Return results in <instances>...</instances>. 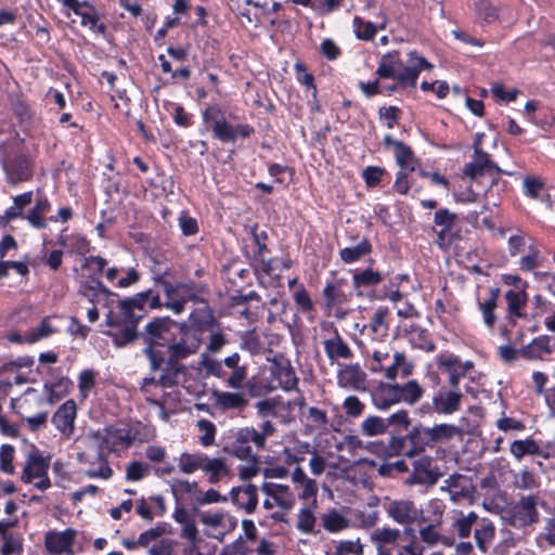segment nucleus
I'll return each mask as SVG.
<instances>
[{"instance_id":"nucleus-58","label":"nucleus","mask_w":555,"mask_h":555,"mask_svg":"<svg viewBox=\"0 0 555 555\" xmlns=\"http://www.w3.org/2000/svg\"><path fill=\"white\" fill-rule=\"evenodd\" d=\"M197 426L205 434L199 437V442L204 447L211 446L215 441L216 426L208 420H199Z\"/></svg>"},{"instance_id":"nucleus-26","label":"nucleus","mask_w":555,"mask_h":555,"mask_svg":"<svg viewBox=\"0 0 555 555\" xmlns=\"http://www.w3.org/2000/svg\"><path fill=\"white\" fill-rule=\"evenodd\" d=\"M387 22L388 18L384 12H379L378 22L375 24L356 16L352 22L353 33L358 39L369 41L375 37L377 29L386 28Z\"/></svg>"},{"instance_id":"nucleus-60","label":"nucleus","mask_w":555,"mask_h":555,"mask_svg":"<svg viewBox=\"0 0 555 555\" xmlns=\"http://www.w3.org/2000/svg\"><path fill=\"white\" fill-rule=\"evenodd\" d=\"M384 173V168L377 166H369L363 170L362 177L369 188H374L380 182Z\"/></svg>"},{"instance_id":"nucleus-4","label":"nucleus","mask_w":555,"mask_h":555,"mask_svg":"<svg viewBox=\"0 0 555 555\" xmlns=\"http://www.w3.org/2000/svg\"><path fill=\"white\" fill-rule=\"evenodd\" d=\"M109 430L103 435L100 431L89 433L82 442L86 446V450L77 454V459L80 463H88L90 465L99 464V467H91L86 472V475L90 478H102L108 479L113 475L112 468L108 466L105 450H111Z\"/></svg>"},{"instance_id":"nucleus-2","label":"nucleus","mask_w":555,"mask_h":555,"mask_svg":"<svg viewBox=\"0 0 555 555\" xmlns=\"http://www.w3.org/2000/svg\"><path fill=\"white\" fill-rule=\"evenodd\" d=\"M431 67L433 65L416 51L409 52L404 63L399 51L395 50L380 56L376 75L380 79H396L402 88L415 87L421 72Z\"/></svg>"},{"instance_id":"nucleus-64","label":"nucleus","mask_w":555,"mask_h":555,"mask_svg":"<svg viewBox=\"0 0 555 555\" xmlns=\"http://www.w3.org/2000/svg\"><path fill=\"white\" fill-rule=\"evenodd\" d=\"M176 542L170 539H163L159 543L154 544L150 550V555H178L175 552Z\"/></svg>"},{"instance_id":"nucleus-49","label":"nucleus","mask_w":555,"mask_h":555,"mask_svg":"<svg viewBox=\"0 0 555 555\" xmlns=\"http://www.w3.org/2000/svg\"><path fill=\"white\" fill-rule=\"evenodd\" d=\"M90 292L94 295H104L105 297L112 296L111 292L98 278H90V282H80L78 293L83 297H89Z\"/></svg>"},{"instance_id":"nucleus-50","label":"nucleus","mask_w":555,"mask_h":555,"mask_svg":"<svg viewBox=\"0 0 555 555\" xmlns=\"http://www.w3.org/2000/svg\"><path fill=\"white\" fill-rule=\"evenodd\" d=\"M477 16L485 23H493L499 18L498 8L489 0H479L476 3Z\"/></svg>"},{"instance_id":"nucleus-25","label":"nucleus","mask_w":555,"mask_h":555,"mask_svg":"<svg viewBox=\"0 0 555 555\" xmlns=\"http://www.w3.org/2000/svg\"><path fill=\"white\" fill-rule=\"evenodd\" d=\"M263 493L274 500V503L285 511L293 508L295 504L294 493L286 485L264 482L261 487Z\"/></svg>"},{"instance_id":"nucleus-59","label":"nucleus","mask_w":555,"mask_h":555,"mask_svg":"<svg viewBox=\"0 0 555 555\" xmlns=\"http://www.w3.org/2000/svg\"><path fill=\"white\" fill-rule=\"evenodd\" d=\"M344 554L362 555L363 546L360 543V539H357L354 541H351V540L340 541L336 547V555H344Z\"/></svg>"},{"instance_id":"nucleus-35","label":"nucleus","mask_w":555,"mask_h":555,"mask_svg":"<svg viewBox=\"0 0 555 555\" xmlns=\"http://www.w3.org/2000/svg\"><path fill=\"white\" fill-rule=\"evenodd\" d=\"M273 374L280 383V386L285 391H291L298 386V378L295 374L294 369L287 362L285 364L280 363L275 366Z\"/></svg>"},{"instance_id":"nucleus-29","label":"nucleus","mask_w":555,"mask_h":555,"mask_svg":"<svg viewBox=\"0 0 555 555\" xmlns=\"http://www.w3.org/2000/svg\"><path fill=\"white\" fill-rule=\"evenodd\" d=\"M228 453L240 459V460H254L256 454L253 453V449L247 441V438L240 428L234 435L232 441L225 448Z\"/></svg>"},{"instance_id":"nucleus-20","label":"nucleus","mask_w":555,"mask_h":555,"mask_svg":"<svg viewBox=\"0 0 555 555\" xmlns=\"http://www.w3.org/2000/svg\"><path fill=\"white\" fill-rule=\"evenodd\" d=\"M210 128L214 137L221 142H235L238 137L248 138L254 133L251 126L247 124L232 126L225 118L218 125H211Z\"/></svg>"},{"instance_id":"nucleus-14","label":"nucleus","mask_w":555,"mask_h":555,"mask_svg":"<svg viewBox=\"0 0 555 555\" xmlns=\"http://www.w3.org/2000/svg\"><path fill=\"white\" fill-rule=\"evenodd\" d=\"M1 166L11 185L29 181L34 176V160L26 154L15 155L11 159L2 158Z\"/></svg>"},{"instance_id":"nucleus-22","label":"nucleus","mask_w":555,"mask_h":555,"mask_svg":"<svg viewBox=\"0 0 555 555\" xmlns=\"http://www.w3.org/2000/svg\"><path fill=\"white\" fill-rule=\"evenodd\" d=\"M210 393L214 405L221 411L244 410L248 404V399L241 392L212 389Z\"/></svg>"},{"instance_id":"nucleus-39","label":"nucleus","mask_w":555,"mask_h":555,"mask_svg":"<svg viewBox=\"0 0 555 555\" xmlns=\"http://www.w3.org/2000/svg\"><path fill=\"white\" fill-rule=\"evenodd\" d=\"M499 297V288L490 289V297L485 301H478L479 310L482 313L483 322L488 328H493L495 323L494 309L496 308V300Z\"/></svg>"},{"instance_id":"nucleus-56","label":"nucleus","mask_w":555,"mask_h":555,"mask_svg":"<svg viewBox=\"0 0 555 555\" xmlns=\"http://www.w3.org/2000/svg\"><path fill=\"white\" fill-rule=\"evenodd\" d=\"M52 333H53V328H52L51 324L49 323V321L47 319H43L37 327L33 328L28 333V335L26 337V341L31 344L39 339L50 336Z\"/></svg>"},{"instance_id":"nucleus-47","label":"nucleus","mask_w":555,"mask_h":555,"mask_svg":"<svg viewBox=\"0 0 555 555\" xmlns=\"http://www.w3.org/2000/svg\"><path fill=\"white\" fill-rule=\"evenodd\" d=\"M477 520L478 515L475 512H470L467 515L461 513V516L454 520L453 528L460 538H467Z\"/></svg>"},{"instance_id":"nucleus-28","label":"nucleus","mask_w":555,"mask_h":555,"mask_svg":"<svg viewBox=\"0 0 555 555\" xmlns=\"http://www.w3.org/2000/svg\"><path fill=\"white\" fill-rule=\"evenodd\" d=\"M323 345L331 362L337 359H350L353 356L351 349L344 341L337 330H334L333 337L325 339Z\"/></svg>"},{"instance_id":"nucleus-33","label":"nucleus","mask_w":555,"mask_h":555,"mask_svg":"<svg viewBox=\"0 0 555 555\" xmlns=\"http://www.w3.org/2000/svg\"><path fill=\"white\" fill-rule=\"evenodd\" d=\"M167 347L169 353L173 354V358H180L183 360L198 350L199 339L181 338L179 341H176L175 339L169 343Z\"/></svg>"},{"instance_id":"nucleus-23","label":"nucleus","mask_w":555,"mask_h":555,"mask_svg":"<svg viewBox=\"0 0 555 555\" xmlns=\"http://www.w3.org/2000/svg\"><path fill=\"white\" fill-rule=\"evenodd\" d=\"M231 501L238 508H243L247 514L255 512L258 504L257 487L248 483L244 487H234L231 492Z\"/></svg>"},{"instance_id":"nucleus-41","label":"nucleus","mask_w":555,"mask_h":555,"mask_svg":"<svg viewBox=\"0 0 555 555\" xmlns=\"http://www.w3.org/2000/svg\"><path fill=\"white\" fill-rule=\"evenodd\" d=\"M81 17V25L88 26L92 31L98 34H104L106 30V26L102 23H99V15L95 8L91 4H87L85 9L77 14Z\"/></svg>"},{"instance_id":"nucleus-30","label":"nucleus","mask_w":555,"mask_h":555,"mask_svg":"<svg viewBox=\"0 0 555 555\" xmlns=\"http://www.w3.org/2000/svg\"><path fill=\"white\" fill-rule=\"evenodd\" d=\"M550 341V336L544 335L537 337L530 344L524 346L519 350V354L528 360L540 359L542 354H548L552 352Z\"/></svg>"},{"instance_id":"nucleus-24","label":"nucleus","mask_w":555,"mask_h":555,"mask_svg":"<svg viewBox=\"0 0 555 555\" xmlns=\"http://www.w3.org/2000/svg\"><path fill=\"white\" fill-rule=\"evenodd\" d=\"M75 531L67 529L63 532L50 531L46 534L44 545L51 554L73 553L72 545L74 543Z\"/></svg>"},{"instance_id":"nucleus-46","label":"nucleus","mask_w":555,"mask_h":555,"mask_svg":"<svg viewBox=\"0 0 555 555\" xmlns=\"http://www.w3.org/2000/svg\"><path fill=\"white\" fill-rule=\"evenodd\" d=\"M323 528L330 532H338L348 527V519L332 509L322 516Z\"/></svg>"},{"instance_id":"nucleus-18","label":"nucleus","mask_w":555,"mask_h":555,"mask_svg":"<svg viewBox=\"0 0 555 555\" xmlns=\"http://www.w3.org/2000/svg\"><path fill=\"white\" fill-rule=\"evenodd\" d=\"M366 374L359 364H345L337 373V384L339 387L362 391L365 390Z\"/></svg>"},{"instance_id":"nucleus-51","label":"nucleus","mask_w":555,"mask_h":555,"mask_svg":"<svg viewBox=\"0 0 555 555\" xmlns=\"http://www.w3.org/2000/svg\"><path fill=\"white\" fill-rule=\"evenodd\" d=\"M199 366L205 371L207 376L212 375L218 378H222L225 375V372L222 367V362L210 358L205 353L202 354Z\"/></svg>"},{"instance_id":"nucleus-7","label":"nucleus","mask_w":555,"mask_h":555,"mask_svg":"<svg viewBox=\"0 0 555 555\" xmlns=\"http://www.w3.org/2000/svg\"><path fill=\"white\" fill-rule=\"evenodd\" d=\"M401 530L397 528H376L371 534V541L377 550L376 555H424V547L415 541L401 544Z\"/></svg>"},{"instance_id":"nucleus-5","label":"nucleus","mask_w":555,"mask_h":555,"mask_svg":"<svg viewBox=\"0 0 555 555\" xmlns=\"http://www.w3.org/2000/svg\"><path fill=\"white\" fill-rule=\"evenodd\" d=\"M423 395V387L414 379L403 385L380 383L372 393V401L378 410H388L400 402L415 404Z\"/></svg>"},{"instance_id":"nucleus-13","label":"nucleus","mask_w":555,"mask_h":555,"mask_svg":"<svg viewBox=\"0 0 555 555\" xmlns=\"http://www.w3.org/2000/svg\"><path fill=\"white\" fill-rule=\"evenodd\" d=\"M105 322L111 327H120L117 332L106 333L112 338L113 344L118 348L126 347L141 338L140 333L137 331L139 322L126 320L121 314L117 315L113 311L106 314Z\"/></svg>"},{"instance_id":"nucleus-6","label":"nucleus","mask_w":555,"mask_h":555,"mask_svg":"<svg viewBox=\"0 0 555 555\" xmlns=\"http://www.w3.org/2000/svg\"><path fill=\"white\" fill-rule=\"evenodd\" d=\"M389 346H372L367 349V354L371 357L369 360V370L373 373L385 372L387 379L395 380L399 370H401L404 377L412 373L413 365L406 361L403 352H395L390 356Z\"/></svg>"},{"instance_id":"nucleus-55","label":"nucleus","mask_w":555,"mask_h":555,"mask_svg":"<svg viewBox=\"0 0 555 555\" xmlns=\"http://www.w3.org/2000/svg\"><path fill=\"white\" fill-rule=\"evenodd\" d=\"M149 468V465L141 462H131L126 469V479L128 481L141 480L147 475Z\"/></svg>"},{"instance_id":"nucleus-1","label":"nucleus","mask_w":555,"mask_h":555,"mask_svg":"<svg viewBox=\"0 0 555 555\" xmlns=\"http://www.w3.org/2000/svg\"><path fill=\"white\" fill-rule=\"evenodd\" d=\"M460 434V429L451 424H439L434 427L415 426L404 437L392 439L390 447L397 453L412 459L433 448L435 443L447 441Z\"/></svg>"},{"instance_id":"nucleus-42","label":"nucleus","mask_w":555,"mask_h":555,"mask_svg":"<svg viewBox=\"0 0 555 555\" xmlns=\"http://www.w3.org/2000/svg\"><path fill=\"white\" fill-rule=\"evenodd\" d=\"M372 246L367 240H362L352 247H345L339 251L340 259L346 263L359 260L364 255L371 253Z\"/></svg>"},{"instance_id":"nucleus-38","label":"nucleus","mask_w":555,"mask_h":555,"mask_svg":"<svg viewBox=\"0 0 555 555\" xmlns=\"http://www.w3.org/2000/svg\"><path fill=\"white\" fill-rule=\"evenodd\" d=\"M382 274L378 271L367 268L353 274L352 284L358 291V294L362 295L361 288L375 286L382 281Z\"/></svg>"},{"instance_id":"nucleus-36","label":"nucleus","mask_w":555,"mask_h":555,"mask_svg":"<svg viewBox=\"0 0 555 555\" xmlns=\"http://www.w3.org/2000/svg\"><path fill=\"white\" fill-rule=\"evenodd\" d=\"M51 205L47 197H39L36 205L28 211L26 219L37 229L47 228L43 216L50 210Z\"/></svg>"},{"instance_id":"nucleus-3","label":"nucleus","mask_w":555,"mask_h":555,"mask_svg":"<svg viewBox=\"0 0 555 555\" xmlns=\"http://www.w3.org/2000/svg\"><path fill=\"white\" fill-rule=\"evenodd\" d=\"M176 325L177 323L169 317H157L149 321L144 330L140 332L141 339L145 345L142 353L149 359L151 371L163 369L165 356L157 347L168 346L175 340L173 328Z\"/></svg>"},{"instance_id":"nucleus-16","label":"nucleus","mask_w":555,"mask_h":555,"mask_svg":"<svg viewBox=\"0 0 555 555\" xmlns=\"http://www.w3.org/2000/svg\"><path fill=\"white\" fill-rule=\"evenodd\" d=\"M157 281L164 287L167 297V301L164 304V306L173 311L176 314H179L184 310V306L189 299L194 300L196 298V295L191 294L192 287L188 284L173 286L167 281H163L160 279Z\"/></svg>"},{"instance_id":"nucleus-37","label":"nucleus","mask_w":555,"mask_h":555,"mask_svg":"<svg viewBox=\"0 0 555 555\" xmlns=\"http://www.w3.org/2000/svg\"><path fill=\"white\" fill-rule=\"evenodd\" d=\"M206 454L196 452H183L179 457V469L183 474H192L198 469L203 470Z\"/></svg>"},{"instance_id":"nucleus-34","label":"nucleus","mask_w":555,"mask_h":555,"mask_svg":"<svg viewBox=\"0 0 555 555\" xmlns=\"http://www.w3.org/2000/svg\"><path fill=\"white\" fill-rule=\"evenodd\" d=\"M389 310L387 307H379L372 318L371 323L369 324V328L374 335V340H382L383 338L388 336L389 325L386 322V317L388 315Z\"/></svg>"},{"instance_id":"nucleus-40","label":"nucleus","mask_w":555,"mask_h":555,"mask_svg":"<svg viewBox=\"0 0 555 555\" xmlns=\"http://www.w3.org/2000/svg\"><path fill=\"white\" fill-rule=\"evenodd\" d=\"M495 535V527L489 520H483L479 528L475 530L474 538L478 548L481 552H487L489 545Z\"/></svg>"},{"instance_id":"nucleus-61","label":"nucleus","mask_w":555,"mask_h":555,"mask_svg":"<svg viewBox=\"0 0 555 555\" xmlns=\"http://www.w3.org/2000/svg\"><path fill=\"white\" fill-rule=\"evenodd\" d=\"M525 295L521 294V293H517V292H514V291H509L506 293V300H507V305H508V311L516 315V317H520V308L524 306L525 304Z\"/></svg>"},{"instance_id":"nucleus-31","label":"nucleus","mask_w":555,"mask_h":555,"mask_svg":"<svg viewBox=\"0 0 555 555\" xmlns=\"http://www.w3.org/2000/svg\"><path fill=\"white\" fill-rule=\"evenodd\" d=\"M181 360L180 358H173V354L169 353L168 359L164 362L166 364L165 372L158 379V384L162 387H172L177 384L178 374L185 371L184 365L180 363Z\"/></svg>"},{"instance_id":"nucleus-27","label":"nucleus","mask_w":555,"mask_h":555,"mask_svg":"<svg viewBox=\"0 0 555 555\" xmlns=\"http://www.w3.org/2000/svg\"><path fill=\"white\" fill-rule=\"evenodd\" d=\"M437 364L439 367H443L449 374L448 382L451 389L460 390V380L465 376V374L459 369V365L461 364L460 358L453 353H441L437 357Z\"/></svg>"},{"instance_id":"nucleus-43","label":"nucleus","mask_w":555,"mask_h":555,"mask_svg":"<svg viewBox=\"0 0 555 555\" xmlns=\"http://www.w3.org/2000/svg\"><path fill=\"white\" fill-rule=\"evenodd\" d=\"M395 156L398 165L401 167V170H408L410 172L414 171L416 158L414 156L412 149L409 145L404 143H397Z\"/></svg>"},{"instance_id":"nucleus-17","label":"nucleus","mask_w":555,"mask_h":555,"mask_svg":"<svg viewBox=\"0 0 555 555\" xmlns=\"http://www.w3.org/2000/svg\"><path fill=\"white\" fill-rule=\"evenodd\" d=\"M463 172L472 180H475L478 177L502 173L503 170L490 159V155L488 153L483 152L478 145H476L474 160L465 165ZM504 173H506V171H504ZM507 175H509V172H507Z\"/></svg>"},{"instance_id":"nucleus-11","label":"nucleus","mask_w":555,"mask_h":555,"mask_svg":"<svg viewBox=\"0 0 555 555\" xmlns=\"http://www.w3.org/2000/svg\"><path fill=\"white\" fill-rule=\"evenodd\" d=\"M145 305H149L151 309L160 308L163 306L159 295L155 294L152 289H147L132 297L119 300L118 308L122 318L139 322L143 315L135 313V310L143 311Z\"/></svg>"},{"instance_id":"nucleus-53","label":"nucleus","mask_w":555,"mask_h":555,"mask_svg":"<svg viewBox=\"0 0 555 555\" xmlns=\"http://www.w3.org/2000/svg\"><path fill=\"white\" fill-rule=\"evenodd\" d=\"M314 525H315V517H314L313 513L311 512V509H309V508L300 509L299 515H298L297 529L304 533H311V532H313Z\"/></svg>"},{"instance_id":"nucleus-21","label":"nucleus","mask_w":555,"mask_h":555,"mask_svg":"<svg viewBox=\"0 0 555 555\" xmlns=\"http://www.w3.org/2000/svg\"><path fill=\"white\" fill-rule=\"evenodd\" d=\"M440 490L449 493L452 503H459L463 499L472 498L475 489L466 483L465 476L453 474L443 481Z\"/></svg>"},{"instance_id":"nucleus-63","label":"nucleus","mask_w":555,"mask_h":555,"mask_svg":"<svg viewBox=\"0 0 555 555\" xmlns=\"http://www.w3.org/2000/svg\"><path fill=\"white\" fill-rule=\"evenodd\" d=\"M343 408L347 415L357 417L363 413L364 404L356 396H349L345 399Z\"/></svg>"},{"instance_id":"nucleus-12","label":"nucleus","mask_w":555,"mask_h":555,"mask_svg":"<svg viewBox=\"0 0 555 555\" xmlns=\"http://www.w3.org/2000/svg\"><path fill=\"white\" fill-rule=\"evenodd\" d=\"M385 509L387 516L401 526L425 521L423 511L416 506L414 501L409 499L391 500L385 505Z\"/></svg>"},{"instance_id":"nucleus-44","label":"nucleus","mask_w":555,"mask_h":555,"mask_svg":"<svg viewBox=\"0 0 555 555\" xmlns=\"http://www.w3.org/2000/svg\"><path fill=\"white\" fill-rule=\"evenodd\" d=\"M511 453L517 460H520L527 454H539L540 447L533 439L530 438L525 440H515L511 444Z\"/></svg>"},{"instance_id":"nucleus-19","label":"nucleus","mask_w":555,"mask_h":555,"mask_svg":"<svg viewBox=\"0 0 555 555\" xmlns=\"http://www.w3.org/2000/svg\"><path fill=\"white\" fill-rule=\"evenodd\" d=\"M77 406L74 400L64 402L53 414L52 423L66 438L74 433V422L76 418Z\"/></svg>"},{"instance_id":"nucleus-62","label":"nucleus","mask_w":555,"mask_h":555,"mask_svg":"<svg viewBox=\"0 0 555 555\" xmlns=\"http://www.w3.org/2000/svg\"><path fill=\"white\" fill-rule=\"evenodd\" d=\"M421 540L428 546H433L441 539L440 533L436 530V525L429 524L418 531Z\"/></svg>"},{"instance_id":"nucleus-8","label":"nucleus","mask_w":555,"mask_h":555,"mask_svg":"<svg viewBox=\"0 0 555 555\" xmlns=\"http://www.w3.org/2000/svg\"><path fill=\"white\" fill-rule=\"evenodd\" d=\"M50 459L43 456L35 446H31L26 454L25 466L21 479L25 483H33L40 491L51 487L49 479Z\"/></svg>"},{"instance_id":"nucleus-57","label":"nucleus","mask_w":555,"mask_h":555,"mask_svg":"<svg viewBox=\"0 0 555 555\" xmlns=\"http://www.w3.org/2000/svg\"><path fill=\"white\" fill-rule=\"evenodd\" d=\"M14 448L11 444H3L0 451V468L2 472L13 474Z\"/></svg>"},{"instance_id":"nucleus-52","label":"nucleus","mask_w":555,"mask_h":555,"mask_svg":"<svg viewBox=\"0 0 555 555\" xmlns=\"http://www.w3.org/2000/svg\"><path fill=\"white\" fill-rule=\"evenodd\" d=\"M515 486L520 490H531L540 486L539 478L528 469H522L515 476Z\"/></svg>"},{"instance_id":"nucleus-9","label":"nucleus","mask_w":555,"mask_h":555,"mask_svg":"<svg viewBox=\"0 0 555 555\" xmlns=\"http://www.w3.org/2000/svg\"><path fill=\"white\" fill-rule=\"evenodd\" d=\"M505 521L515 528H525L539 521L537 496H521L506 513Z\"/></svg>"},{"instance_id":"nucleus-32","label":"nucleus","mask_w":555,"mask_h":555,"mask_svg":"<svg viewBox=\"0 0 555 555\" xmlns=\"http://www.w3.org/2000/svg\"><path fill=\"white\" fill-rule=\"evenodd\" d=\"M203 472L208 476L210 483H217L221 478L229 475V468L222 457L210 459L206 456Z\"/></svg>"},{"instance_id":"nucleus-15","label":"nucleus","mask_w":555,"mask_h":555,"mask_svg":"<svg viewBox=\"0 0 555 555\" xmlns=\"http://www.w3.org/2000/svg\"><path fill=\"white\" fill-rule=\"evenodd\" d=\"M462 399L463 393L461 390L441 388L435 393L431 402H426L422 405V410L427 413L450 415L460 410Z\"/></svg>"},{"instance_id":"nucleus-54","label":"nucleus","mask_w":555,"mask_h":555,"mask_svg":"<svg viewBox=\"0 0 555 555\" xmlns=\"http://www.w3.org/2000/svg\"><path fill=\"white\" fill-rule=\"evenodd\" d=\"M456 221V215L447 208L439 209L435 212L434 222L436 225L444 230H451Z\"/></svg>"},{"instance_id":"nucleus-45","label":"nucleus","mask_w":555,"mask_h":555,"mask_svg":"<svg viewBox=\"0 0 555 555\" xmlns=\"http://www.w3.org/2000/svg\"><path fill=\"white\" fill-rule=\"evenodd\" d=\"M387 430V422L379 416H369L361 424V431L367 437L385 434Z\"/></svg>"},{"instance_id":"nucleus-10","label":"nucleus","mask_w":555,"mask_h":555,"mask_svg":"<svg viewBox=\"0 0 555 555\" xmlns=\"http://www.w3.org/2000/svg\"><path fill=\"white\" fill-rule=\"evenodd\" d=\"M441 476L442 473L435 464L433 457L422 455L412 462V472L406 477L404 483L409 487L420 485L430 488L437 483Z\"/></svg>"},{"instance_id":"nucleus-48","label":"nucleus","mask_w":555,"mask_h":555,"mask_svg":"<svg viewBox=\"0 0 555 555\" xmlns=\"http://www.w3.org/2000/svg\"><path fill=\"white\" fill-rule=\"evenodd\" d=\"M325 305L328 308H334L347 302V295L343 289L334 284H327L323 289Z\"/></svg>"}]
</instances>
